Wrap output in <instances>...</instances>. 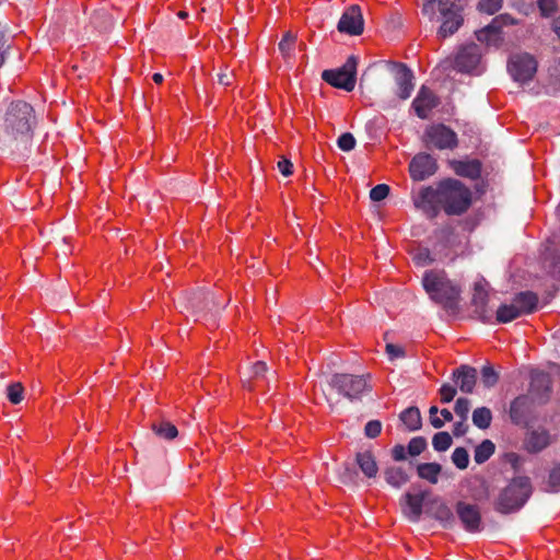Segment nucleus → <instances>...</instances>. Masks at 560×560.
Segmentation results:
<instances>
[{
    "instance_id": "f257e3e1",
    "label": "nucleus",
    "mask_w": 560,
    "mask_h": 560,
    "mask_svg": "<svg viewBox=\"0 0 560 560\" xmlns=\"http://www.w3.org/2000/svg\"><path fill=\"white\" fill-rule=\"evenodd\" d=\"M412 200L415 207L429 219H435L441 210L447 215H462L472 203V192L460 180L446 178L436 187H422Z\"/></svg>"
},
{
    "instance_id": "f03ea898",
    "label": "nucleus",
    "mask_w": 560,
    "mask_h": 560,
    "mask_svg": "<svg viewBox=\"0 0 560 560\" xmlns=\"http://www.w3.org/2000/svg\"><path fill=\"white\" fill-rule=\"evenodd\" d=\"M35 126L33 106L21 100L11 102L0 125V150L26 154Z\"/></svg>"
},
{
    "instance_id": "7ed1b4c3",
    "label": "nucleus",
    "mask_w": 560,
    "mask_h": 560,
    "mask_svg": "<svg viewBox=\"0 0 560 560\" xmlns=\"http://www.w3.org/2000/svg\"><path fill=\"white\" fill-rule=\"evenodd\" d=\"M369 374L355 375L350 373H335L327 381V389H323L330 408L337 407L339 399L345 397L350 401L360 400L364 393L372 389L368 382Z\"/></svg>"
},
{
    "instance_id": "20e7f679",
    "label": "nucleus",
    "mask_w": 560,
    "mask_h": 560,
    "mask_svg": "<svg viewBox=\"0 0 560 560\" xmlns=\"http://www.w3.org/2000/svg\"><path fill=\"white\" fill-rule=\"evenodd\" d=\"M422 285L430 299L444 310H458L462 290L447 278L444 270H427L422 277Z\"/></svg>"
},
{
    "instance_id": "39448f33",
    "label": "nucleus",
    "mask_w": 560,
    "mask_h": 560,
    "mask_svg": "<svg viewBox=\"0 0 560 560\" xmlns=\"http://www.w3.org/2000/svg\"><path fill=\"white\" fill-rule=\"evenodd\" d=\"M532 491L533 487L528 477H515L499 492L493 508L500 514L515 513L525 505Z\"/></svg>"
},
{
    "instance_id": "423d86ee",
    "label": "nucleus",
    "mask_w": 560,
    "mask_h": 560,
    "mask_svg": "<svg viewBox=\"0 0 560 560\" xmlns=\"http://www.w3.org/2000/svg\"><path fill=\"white\" fill-rule=\"evenodd\" d=\"M184 307L196 320L201 318H213L226 305V302H220L213 292L198 290L184 296Z\"/></svg>"
},
{
    "instance_id": "0eeeda50",
    "label": "nucleus",
    "mask_w": 560,
    "mask_h": 560,
    "mask_svg": "<svg viewBox=\"0 0 560 560\" xmlns=\"http://www.w3.org/2000/svg\"><path fill=\"white\" fill-rule=\"evenodd\" d=\"M538 296L532 291H524L515 294L509 304H501L497 310L495 319L498 323L506 324L523 315L536 311Z\"/></svg>"
},
{
    "instance_id": "6e6552de",
    "label": "nucleus",
    "mask_w": 560,
    "mask_h": 560,
    "mask_svg": "<svg viewBox=\"0 0 560 560\" xmlns=\"http://www.w3.org/2000/svg\"><path fill=\"white\" fill-rule=\"evenodd\" d=\"M464 0H439L438 10L441 15V26L438 30L440 38L455 34L464 23Z\"/></svg>"
},
{
    "instance_id": "1a4fd4ad",
    "label": "nucleus",
    "mask_w": 560,
    "mask_h": 560,
    "mask_svg": "<svg viewBox=\"0 0 560 560\" xmlns=\"http://www.w3.org/2000/svg\"><path fill=\"white\" fill-rule=\"evenodd\" d=\"M357 67L358 58L351 55L341 67L324 70L322 79L336 89L351 92L357 83Z\"/></svg>"
},
{
    "instance_id": "9d476101",
    "label": "nucleus",
    "mask_w": 560,
    "mask_h": 560,
    "mask_svg": "<svg viewBox=\"0 0 560 560\" xmlns=\"http://www.w3.org/2000/svg\"><path fill=\"white\" fill-rule=\"evenodd\" d=\"M508 71L515 82L525 84L533 80L537 71V61L527 52L515 54L508 61Z\"/></svg>"
},
{
    "instance_id": "9b49d317",
    "label": "nucleus",
    "mask_w": 560,
    "mask_h": 560,
    "mask_svg": "<svg viewBox=\"0 0 560 560\" xmlns=\"http://www.w3.org/2000/svg\"><path fill=\"white\" fill-rule=\"evenodd\" d=\"M424 142L428 148L439 150H453L458 145L455 131L444 124L432 125L424 132Z\"/></svg>"
},
{
    "instance_id": "f8f14e48",
    "label": "nucleus",
    "mask_w": 560,
    "mask_h": 560,
    "mask_svg": "<svg viewBox=\"0 0 560 560\" xmlns=\"http://www.w3.org/2000/svg\"><path fill=\"white\" fill-rule=\"evenodd\" d=\"M552 393V382L548 373L532 370L529 375L528 395L537 405H545L549 401Z\"/></svg>"
},
{
    "instance_id": "ddd939ff",
    "label": "nucleus",
    "mask_w": 560,
    "mask_h": 560,
    "mask_svg": "<svg viewBox=\"0 0 560 560\" xmlns=\"http://www.w3.org/2000/svg\"><path fill=\"white\" fill-rule=\"evenodd\" d=\"M517 20L509 13H502L492 19L483 28L476 32L479 42L491 45L501 40L500 33L504 26L515 25Z\"/></svg>"
},
{
    "instance_id": "4468645a",
    "label": "nucleus",
    "mask_w": 560,
    "mask_h": 560,
    "mask_svg": "<svg viewBox=\"0 0 560 560\" xmlns=\"http://www.w3.org/2000/svg\"><path fill=\"white\" fill-rule=\"evenodd\" d=\"M455 511L463 525V528L466 532L471 534L481 532L482 518L478 505L458 501L456 503Z\"/></svg>"
},
{
    "instance_id": "2eb2a0df",
    "label": "nucleus",
    "mask_w": 560,
    "mask_h": 560,
    "mask_svg": "<svg viewBox=\"0 0 560 560\" xmlns=\"http://www.w3.org/2000/svg\"><path fill=\"white\" fill-rule=\"evenodd\" d=\"M481 51L477 44L463 46L454 58V69L462 73H474L480 63Z\"/></svg>"
},
{
    "instance_id": "dca6fc26",
    "label": "nucleus",
    "mask_w": 560,
    "mask_h": 560,
    "mask_svg": "<svg viewBox=\"0 0 560 560\" xmlns=\"http://www.w3.org/2000/svg\"><path fill=\"white\" fill-rule=\"evenodd\" d=\"M436 171V160L429 153H418L409 163L410 177L416 182L428 179L434 175Z\"/></svg>"
},
{
    "instance_id": "f3484780",
    "label": "nucleus",
    "mask_w": 560,
    "mask_h": 560,
    "mask_svg": "<svg viewBox=\"0 0 560 560\" xmlns=\"http://www.w3.org/2000/svg\"><path fill=\"white\" fill-rule=\"evenodd\" d=\"M364 28V20L361 8L358 4L350 5L341 15L337 30L351 36L362 34Z\"/></svg>"
},
{
    "instance_id": "a211bd4d",
    "label": "nucleus",
    "mask_w": 560,
    "mask_h": 560,
    "mask_svg": "<svg viewBox=\"0 0 560 560\" xmlns=\"http://www.w3.org/2000/svg\"><path fill=\"white\" fill-rule=\"evenodd\" d=\"M393 75L397 85L396 94L400 100H407L410 97L415 84L413 73L405 63H393Z\"/></svg>"
},
{
    "instance_id": "6ab92c4d",
    "label": "nucleus",
    "mask_w": 560,
    "mask_h": 560,
    "mask_svg": "<svg viewBox=\"0 0 560 560\" xmlns=\"http://www.w3.org/2000/svg\"><path fill=\"white\" fill-rule=\"evenodd\" d=\"M534 405H537V402H534L528 395L517 396L510 405L511 421L516 425H527Z\"/></svg>"
},
{
    "instance_id": "aec40b11",
    "label": "nucleus",
    "mask_w": 560,
    "mask_h": 560,
    "mask_svg": "<svg viewBox=\"0 0 560 560\" xmlns=\"http://www.w3.org/2000/svg\"><path fill=\"white\" fill-rule=\"evenodd\" d=\"M440 104L439 97L425 85H422L412 101V107L416 115L421 119H427L430 112Z\"/></svg>"
},
{
    "instance_id": "412c9836",
    "label": "nucleus",
    "mask_w": 560,
    "mask_h": 560,
    "mask_svg": "<svg viewBox=\"0 0 560 560\" xmlns=\"http://www.w3.org/2000/svg\"><path fill=\"white\" fill-rule=\"evenodd\" d=\"M477 369L467 364H462L452 373V377L458 385L460 392L471 394L477 383Z\"/></svg>"
},
{
    "instance_id": "4be33fe9",
    "label": "nucleus",
    "mask_w": 560,
    "mask_h": 560,
    "mask_svg": "<svg viewBox=\"0 0 560 560\" xmlns=\"http://www.w3.org/2000/svg\"><path fill=\"white\" fill-rule=\"evenodd\" d=\"M551 443L549 432L544 428L530 430L524 439V448L530 454H537Z\"/></svg>"
},
{
    "instance_id": "5701e85b",
    "label": "nucleus",
    "mask_w": 560,
    "mask_h": 560,
    "mask_svg": "<svg viewBox=\"0 0 560 560\" xmlns=\"http://www.w3.org/2000/svg\"><path fill=\"white\" fill-rule=\"evenodd\" d=\"M428 514L436 520L443 528L453 529L455 527L456 518L452 510L440 499L431 501Z\"/></svg>"
},
{
    "instance_id": "b1692460",
    "label": "nucleus",
    "mask_w": 560,
    "mask_h": 560,
    "mask_svg": "<svg viewBox=\"0 0 560 560\" xmlns=\"http://www.w3.org/2000/svg\"><path fill=\"white\" fill-rule=\"evenodd\" d=\"M425 495L427 491H421L417 494L410 492L404 494L402 512L409 521L416 523L420 520Z\"/></svg>"
},
{
    "instance_id": "393cba45",
    "label": "nucleus",
    "mask_w": 560,
    "mask_h": 560,
    "mask_svg": "<svg viewBox=\"0 0 560 560\" xmlns=\"http://www.w3.org/2000/svg\"><path fill=\"white\" fill-rule=\"evenodd\" d=\"M475 315L483 323L489 322L491 315L487 310L488 292L480 283H476L471 299Z\"/></svg>"
},
{
    "instance_id": "a878e982",
    "label": "nucleus",
    "mask_w": 560,
    "mask_h": 560,
    "mask_svg": "<svg viewBox=\"0 0 560 560\" xmlns=\"http://www.w3.org/2000/svg\"><path fill=\"white\" fill-rule=\"evenodd\" d=\"M452 167L454 172L462 177L469 179H478L481 175V162L479 160L453 161Z\"/></svg>"
},
{
    "instance_id": "bb28decb",
    "label": "nucleus",
    "mask_w": 560,
    "mask_h": 560,
    "mask_svg": "<svg viewBox=\"0 0 560 560\" xmlns=\"http://www.w3.org/2000/svg\"><path fill=\"white\" fill-rule=\"evenodd\" d=\"M355 460L361 471L368 478H374L377 475L378 467L375 460V457L371 452H362L358 453L355 456Z\"/></svg>"
},
{
    "instance_id": "cd10ccee",
    "label": "nucleus",
    "mask_w": 560,
    "mask_h": 560,
    "mask_svg": "<svg viewBox=\"0 0 560 560\" xmlns=\"http://www.w3.org/2000/svg\"><path fill=\"white\" fill-rule=\"evenodd\" d=\"M151 429L159 439L165 441H172L178 435L177 428L167 420L152 422Z\"/></svg>"
},
{
    "instance_id": "c85d7f7f",
    "label": "nucleus",
    "mask_w": 560,
    "mask_h": 560,
    "mask_svg": "<svg viewBox=\"0 0 560 560\" xmlns=\"http://www.w3.org/2000/svg\"><path fill=\"white\" fill-rule=\"evenodd\" d=\"M442 471V466L439 463H422L417 466V474L419 478L435 485L439 481V476Z\"/></svg>"
},
{
    "instance_id": "c756f323",
    "label": "nucleus",
    "mask_w": 560,
    "mask_h": 560,
    "mask_svg": "<svg viewBox=\"0 0 560 560\" xmlns=\"http://www.w3.org/2000/svg\"><path fill=\"white\" fill-rule=\"evenodd\" d=\"M399 418L409 431H417L422 425L421 413L417 407L405 409Z\"/></svg>"
},
{
    "instance_id": "7c9ffc66",
    "label": "nucleus",
    "mask_w": 560,
    "mask_h": 560,
    "mask_svg": "<svg viewBox=\"0 0 560 560\" xmlns=\"http://www.w3.org/2000/svg\"><path fill=\"white\" fill-rule=\"evenodd\" d=\"M384 477L388 485L400 488L409 481L408 474L401 467H388L384 470Z\"/></svg>"
},
{
    "instance_id": "2f4dec72",
    "label": "nucleus",
    "mask_w": 560,
    "mask_h": 560,
    "mask_svg": "<svg viewBox=\"0 0 560 560\" xmlns=\"http://www.w3.org/2000/svg\"><path fill=\"white\" fill-rule=\"evenodd\" d=\"M495 445L490 440H483L474 451V459L477 464L486 463L494 453Z\"/></svg>"
},
{
    "instance_id": "473e14b6",
    "label": "nucleus",
    "mask_w": 560,
    "mask_h": 560,
    "mask_svg": "<svg viewBox=\"0 0 560 560\" xmlns=\"http://www.w3.org/2000/svg\"><path fill=\"white\" fill-rule=\"evenodd\" d=\"M492 421V412L487 407H478L472 411V423L481 430L490 427Z\"/></svg>"
},
{
    "instance_id": "72a5a7b5",
    "label": "nucleus",
    "mask_w": 560,
    "mask_h": 560,
    "mask_svg": "<svg viewBox=\"0 0 560 560\" xmlns=\"http://www.w3.org/2000/svg\"><path fill=\"white\" fill-rule=\"evenodd\" d=\"M296 36L291 32H287L280 40L278 47L283 58H290L294 50Z\"/></svg>"
},
{
    "instance_id": "f704fd0d",
    "label": "nucleus",
    "mask_w": 560,
    "mask_h": 560,
    "mask_svg": "<svg viewBox=\"0 0 560 560\" xmlns=\"http://www.w3.org/2000/svg\"><path fill=\"white\" fill-rule=\"evenodd\" d=\"M339 481L346 486H355L357 479H358V472L349 464H345L342 467H340L338 472Z\"/></svg>"
},
{
    "instance_id": "c9c22d12",
    "label": "nucleus",
    "mask_w": 560,
    "mask_h": 560,
    "mask_svg": "<svg viewBox=\"0 0 560 560\" xmlns=\"http://www.w3.org/2000/svg\"><path fill=\"white\" fill-rule=\"evenodd\" d=\"M503 1L504 0H479L476 8L480 13L493 15L501 10Z\"/></svg>"
},
{
    "instance_id": "e433bc0d",
    "label": "nucleus",
    "mask_w": 560,
    "mask_h": 560,
    "mask_svg": "<svg viewBox=\"0 0 560 560\" xmlns=\"http://www.w3.org/2000/svg\"><path fill=\"white\" fill-rule=\"evenodd\" d=\"M7 398L13 405L20 404L24 398V387L22 383H11L7 387Z\"/></svg>"
},
{
    "instance_id": "4c0bfd02",
    "label": "nucleus",
    "mask_w": 560,
    "mask_h": 560,
    "mask_svg": "<svg viewBox=\"0 0 560 560\" xmlns=\"http://www.w3.org/2000/svg\"><path fill=\"white\" fill-rule=\"evenodd\" d=\"M452 436L447 432H438L433 435L432 445L438 452H445L452 445Z\"/></svg>"
},
{
    "instance_id": "58836bf2",
    "label": "nucleus",
    "mask_w": 560,
    "mask_h": 560,
    "mask_svg": "<svg viewBox=\"0 0 560 560\" xmlns=\"http://www.w3.org/2000/svg\"><path fill=\"white\" fill-rule=\"evenodd\" d=\"M481 382L485 387L491 388L499 381V374L494 371L493 366L490 364L483 365L481 369Z\"/></svg>"
},
{
    "instance_id": "ea45409f",
    "label": "nucleus",
    "mask_w": 560,
    "mask_h": 560,
    "mask_svg": "<svg viewBox=\"0 0 560 560\" xmlns=\"http://www.w3.org/2000/svg\"><path fill=\"white\" fill-rule=\"evenodd\" d=\"M452 462L458 469H466L469 464L467 450L464 447H456L452 454Z\"/></svg>"
},
{
    "instance_id": "a19ab883",
    "label": "nucleus",
    "mask_w": 560,
    "mask_h": 560,
    "mask_svg": "<svg viewBox=\"0 0 560 560\" xmlns=\"http://www.w3.org/2000/svg\"><path fill=\"white\" fill-rule=\"evenodd\" d=\"M427 447V440L423 436L412 438L407 446V452L411 456L420 455Z\"/></svg>"
},
{
    "instance_id": "79ce46f5",
    "label": "nucleus",
    "mask_w": 560,
    "mask_h": 560,
    "mask_svg": "<svg viewBox=\"0 0 560 560\" xmlns=\"http://www.w3.org/2000/svg\"><path fill=\"white\" fill-rule=\"evenodd\" d=\"M537 5L541 16L549 18L558 10L557 0H537Z\"/></svg>"
},
{
    "instance_id": "37998d69",
    "label": "nucleus",
    "mask_w": 560,
    "mask_h": 560,
    "mask_svg": "<svg viewBox=\"0 0 560 560\" xmlns=\"http://www.w3.org/2000/svg\"><path fill=\"white\" fill-rule=\"evenodd\" d=\"M434 257L431 256V253L428 248H420L413 255V261L417 266L424 267L432 265L434 262Z\"/></svg>"
},
{
    "instance_id": "c03bdc74",
    "label": "nucleus",
    "mask_w": 560,
    "mask_h": 560,
    "mask_svg": "<svg viewBox=\"0 0 560 560\" xmlns=\"http://www.w3.org/2000/svg\"><path fill=\"white\" fill-rule=\"evenodd\" d=\"M469 410H470V400L468 398L460 397L456 400L454 411L460 419H463L464 421H467Z\"/></svg>"
},
{
    "instance_id": "a18cd8bd",
    "label": "nucleus",
    "mask_w": 560,
    "mask_h": 560,
    "mask_svg": "<svg viewBox=\"0 0 560 560\" xmlns=\"http://www.w3.org/2000/svg\"><path fill=\"white\" fill-rule=\"evenodd\" d=\"M355 143H357L355 138L350 132L342 133L337 140V144H338L339 149L345 152H349V151L353 150L355 147Z\"/></svg>"
},
{
    "instance_id": "49530a36",
    "label": "nucleus",
    "mask_w": 560,
    "mask_h": 560,
    "mask_svg": "<svg viewBox=\"0 0 560 560\" xmlns=\"http://www.w3.org/2000/svg\"><path fill=\"white\" fill-rule=\"evenodd\" d=\"M389 186L386 184H378L370 190V198L373 201H382L389 195Z\"/></svg>"
},
{
    "instance_id": "de8ad7c7",
    "label": "nucleus",
    "mask_w": 560,
    "mask_h": 560,
    "mask_svg": "<svg viewBox=\"0 0 560 560\" xmlns=\"http://www.w3.org/2000/svg\"><path fill=\"white\" fill-rule=\"evenodd\" d=\"M559 488H560V468L553 467L548 477L547 490L550 492H558Z\"/></svg>"
},
{
    "instance_id": "09e8293b",
    "label": "nucleus",
    "mask_w": 560,
    "mask_h": 560,
    "mask_svg": "<svg viewBox=\"0 0 560 560\" xmlns=\"http://www.w3.org/2000/svg\"><path fill=\"white\" fill-rule=\"evenodd\" d=\"M439 393H440V396H441V401L443 404H448V402H451L454 399V397L456 396L457 390H456V388L453 385H451L448 383H444L441 386Z\"/></svg>"
},
{
    "instance_id": "8fccbe9b",
    "label": "nucleus",
    "mask_w": 560,
    "mask_h": 560,
    "mask_svg": "<svg viewBox=\"0 0 560 560\" xmlns=\"http://www.w3.org/2000/svg\"><path fill=\"white\" fill-rule=\"evenodd\" d=\"M382 422L378 420H370L364 427V434L370 439H375L381 434Z\"/></svg>"
},
{
    "instance_id": "3c124183",
    "label": "nucleus",
    "mask_w": 560,
    "mask_h": 560,
    "mask_svg": "<svg viewBox=\"0 0 560 560\" xmlns=\"http://www.w3.org/2000/svg\"><path fill=\"white\" fill-rule=\"evenodd\" d=\"M385 350L389 360H395L405 357L404 348L398 345L387 343Z\"/></svg>"
},
{
    "instance_id": "603ef678",
    "label": "nucleus",
    "mask_w": 560,
    "mask_h": 560,
    "mask_svg": "<svg viewBox=\"0 0 560 560\" xmlns=\"http://www.w3.org/2000/svg\"><path fill=\"white\" fill-rule=\"evenodd\" d=\"M277 166L279 172L285 177L292 175L293 173V164L289 159L282 158L278 162Z\"/></svg>"
},
{
    "instance_id": "864d4df0",
    "label": "nucleus",
    "mask_w": 560,
    "mask_h": 560,
    "mask_svg": "<svg viewBox=\"0 0 560 560\" xmlns=\"http://www.w3.org/2000/svg\"><path fill=\"white\" fill-rule=\"evenodd\" d=\"M438 412H439V409L436 406L430 407V409H429L430 423L434 429H441L444 425V421L436 416Z\"/></svg>"
},
{
    "instance_id": "5fc2aeb1",
    "label": "nucleus",
    "mask_w": 560,
    "mask_h": 560,
    "mask_svg": "<svg viewBox=\"0 0 560 560\" xmlns=\"http://www.w3.org/2000/svg\"><path fill=\"white\" fill-rule=\"evenodd\" d=\"M422 13L432 20L435 15V0H423Z\"/></svg>"
},
{
    "instance_id": "6e6d98bb",
    "label": "nucleus",
    "mask_w": 560,
    "mask_h": 560,
    "mask_svg": "<svg viewBox=\"0 0 560 560\" xmlns=\"http://www.w3.org/2000/svg\"><path fill=\"white\" fill-rule=\"evenodd\" d=\"M268 368H267V364L266 362L264 361H257L256 363L253 364L252 366V374H253V377L255 378H258L260 376H264L265 373L267 372Z\"/></svg>"
},
{
    "instance_id": "4d7b16f0",
    "label": "nucleus",
    "mask_w": 560,
    "mask_h": 560,
    "mask_svg": "<svg viewBox=\"0 0 560 560\" xmlns=\"http://www.w3.org/2000/svg\"><path fill=\"white\" fill-rule=\"evenodd\" d=\"M467 431H468V424L463 419H460L459 421L454 423L453 434L456 438L465 435L467 433Z\"/></svg>"
},
{
    "instance_id": "13d9d810",
    "label": "nucleus",
    "mask_w": 560,
    "mask_h": 560,
    "mask_svg": "<svg viewBox=\"0 0 560 560\" xmlns=\"http://www.w3.org/2000/svg\"><path fill=\"white\" fill-rule=\"evenodd\" d=\"M392 457L396 462L406 459V447L401 444H397L392 448Z\"/></svg>"
},
{
    "instance_id": "bf43d9fd",
    "label": "nucleus",
    "mask_w": 560,
    "mask_h": 560,
    "mask_svg": "<svg viewBox=\"0 0 560 560\" xmlns=\"http://www.w3.org/2000/svg\"><path fill=\"white\" fill-rule=\"evenodd\" d=\"M233 80H234L233 72L222 71V72L218 73V83L223 86H230L233 83Z\"/></svg>"
},
{
    "instance_id": "052dcab7",
    "label": "nucleus",
    "mask_w": 560,
    "mask_h": 560,
    "mask_svg": "<svg viewBox=\"0 0 560 560\" xmlns=\"http://www.w3.org/2000/svg\"><path fill=\"white\" fill-rule=\"evenodd\" d=\"M553 252H555V250H552V249L550 248V246L548 245V246L546 247L545 253H544V259H545V262L550 261V267H552L553 269H556V265H557V262H556V256L553 255Z\"/></svg>"
},
{
    "instance_id": "680f3d73",
    "label": "nucleus",
    "mask_w": 560,
    "mask_h": 560,
    "mask_svg": "<svg viewBox=\"0 0 560 560\" xmlns=\"http://www.w3.org/2000/svg\"><path fill=\"white\" fill-rule=\"evenodd\" d=\"M4 46H5V38L3 35H0V67L4 62V51H3Z\"/></svg>"
},
{
    "instance_id": "e2e57ef3",
    "label": "nucleus",
    "mask_w": 560,
    "mask_h": 560,
    "mask_svg": "<svg viewBox=\"0 0 560 560\" xmlns=\"http://www.w3.org/2000/svg\"><path fill=\"white\" fill-rule=\"evenodd\" d=\"M441 415L444 419L443 421H452L453 420V415L448 409H442Z\"/></svg>"
},
{
    "instance_id": "0e129e2a",
    "label": "nucleus",
    "mask_w": 560,
    "mask_h": 560,
    "mask_svg": "<svg viewBox=\"0 0 560 560\" xmlns=\"http://www.w3.org/2000/svg\"><path fill=\"white\" fill-rule=\"evenodd\" d=\"M152 80L156 83V84H160L163 82V75L159 72L154 73L152 75Z\"/></svg>"
},
{
    "instance_id": "69168bd1",
    "label": "nucleus",
    "mask_w": 560,
    "mask_h": 560,
    "mask_svg": "<svg viewBox=\"0 0 560 560\" xmlns=\"http://www.w3.org/2000/svg\"><path fill=\"white\" fill-rule=\"evenodd\" d=\"M552 30L560 37V25L558 24L557 21L552 22Z\"/></svg>"
},
{
    "instance_id": "338daca9",
    "label": "nucleus",
    "mask_w": 560,
    "mask_h": 560,
    "mask_svg": "<svg viewBox=\"0 0 560 560\" xmlns=\"http://www.w3.org/2000/svg\"><path fill=\"white\" fill-rule=\"evenodd\" d=\"M511 457H512V464L515 467L516 466V462L518 459V456L516 454H511Z\"/></svg>"
},
{
    "instance_id": "774afa93",
    "label": "nucleus",
    "mask_w": 560,
    "mask_h": 560,
    "mask_svg": "<svg viewBox=\"0 0 560 560\" xmlns=\"http://www.w3.org/2000/svg\"><path fill=\"white\" fill-rule=\"evenodd\" d=\"M178 16H179L180 19H184V18H186V16H187V13H186V12H184V11H179V12H178Z\"/></svg>"
}]
</instances>
